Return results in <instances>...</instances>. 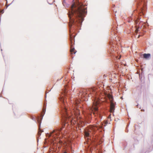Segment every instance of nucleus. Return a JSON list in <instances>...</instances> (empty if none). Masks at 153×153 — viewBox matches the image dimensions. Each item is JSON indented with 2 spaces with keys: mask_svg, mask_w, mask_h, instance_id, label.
<instances>
[{
  "mask_svg": "<svg viewBox=\"0 0 153 153\" xmlns=\"http://www.w3.org/2000/svg\"><path fill=\"white\" fill-rule=\"evenodd\" d=\"M110 117V115H109L108 117Z\"/></svg>",
  "mask_w": 153,
  "mask_h": 153,
  "instance_id": "nucleus-21",
  "label": "nucleus"
},
{
  "mask_svg": "<svg viewBox=\"0 0 153 153\" xmlns=\"http://www.w3.org/2000/svg\"><path fill=\"white\" fill-rule=\"evenodd\" d=\"M96 93L95 89L93 88H90L87 90L86 91H85L83 92V96L85 97L88 96L90 97H93L92 94H94Z\"/></svg>",
  "mask_w": 153,
  "mask_h": 153,
  "instance_id": "nucleus-3",
  "label": "nucleus"
},
{
  "mask_svg": "<svg viewBox=\"0 0 153 153\" xmlns=\"http://www.w3.org/2000/svg\"><path fill=\"white\" fill-rule=\"evenodd\" d=\"M55 132V130H53L52 132L50 134V136H52V134L54 133Z\"/></svg>",
  "mask_w": 153,
  "mask_h": 153,
  "instance_id": "nucleus-12",
  "label": "nucleus"
},
{
  "mask_svg": "<svg viewBox=\"0 0 153 153\" xmlns=\"http://www.w3.org/2000/svg\"><path fill=\"white\" fill-rule=\"evenodd\" d=\"M45 109H43V111L44 112H45Z\"/></svg>",
  "mask_w": 153,
  "mask_h": 153,
  "instance_id": "nucleus-16",
  "label": "nucleus"
},
{
  "mask_svg": "<svg viewBox=\"0 0 153 153\" xmlns=\"http://www.w3.org/2000/svg\"><path fill=\"white\" fill-rule=\"evenodd\" d=\"M74 35L73 36H70V39L71 43L70 52L71 54H72L73 53L75 54L76 52V50H75L73 46L74 44Z\"/></svg>",
  "mask_w": 153,
  "mask_h": 153,
  "instance_id": "nucleus-5",
  "label": "nucleus"
},
{
  "mask_svg": "<svg viewBox=\"0 0 153 153\" xmlns=\"http://www.w3.org/2000/svg\"><path fill=\"white\" fill-rule=\"evenodd\" d=\"M120 57H119V58H118V59H120Z\"/></svg>",
  "mask_w": 153,
  "mask_h": 153,
  "instance_id": "nucleus-22",
  "label": "nucleus"
},
{
  "mask_svg": "<svg viewBox=\"0 0 153 153\" xmlns=\"http://www.w3.org/2000/svg\"><path fill=\"white\" fill-rule=\"evenodd\" d=\"M63 153H67V152H64Z\"/></svg>",
  "mask_w": 153,
  "mask_h": 153,
  "instance_id": "nucleus-19",
  "label": "nucleus"
},
{
  "mask_svg": "<svg viewBox=\"0 0 153 153\" xmlns=\"http://www.w3.org/2000/svg\"><path fill=\"white\" fill-rule=\"evenodd\" d=\"M113 49L114 51H115V49L114 48H113Z\"/></svg>",
  "mask_w": 153,
  "mask_h": 153,
  "instance_id": "nucleus-20",
  "label": "nucleus"
},
{
  "mask_svg": "<svg viewBox=\"0 0 153 153\" xmlns=\"http://www.w3.org/2000/svg\"><path fill=\"white\" fill-rule=\"evenodd\" d=\"M98 104L99 102H98L94 101L92 107H90L89 108L90 111L91 112H93L94 115H95V113H96L97 112V105Z\"/></svg>",
  "mask_w": 153,
  "mask_h": 153,
  "instance_id": "nucleus-4",
  "label": "nucleus"
},
{
  "mask_svg": "<svg viewBox=\"0 0 153 153\" xmlns=\"http://www.w3.org/2000/svg\"><path fill=\"white\" fill-rule=\"evenodd\" d=\"M63 127H62V128H58L56 129L57 130V131L59 132H60L62 128Z\"/></svg>",
  "mask_w": 153,
  "mask_h": 153,
  "instance_id": "nucleus-11",
  "label": "nucleus"
},
{
  "mask_svg": "<svg viewBox=\"0 0 153 153\" xmlns=\"http://www.w3.org/2000/svg\"><path fill=\"white\" fill-rule=\"evenodd\" d=\"M76 114L77 115L79 114H80L79 111L78 110V109H77L76 110Z\"/></svg>",
  "mask_w": 153,
  "mask_h": 153,
  "instance_id": "nucleus-10",
  "label": "nucleus"
},
{
  "mask_svg": "<svg viewBox=\"0 0 153 153\" xmlns=\"http://www.w3.org/2000/svg\"><path fill=\"white\" fill-rule=\"evenodd\" d=\"M143 56L144 58L147 59L149 58L150 54L149 53H144L143 55Z\"/></svg>",
  "mask_w": 153,
  "mask_h": 153,
  "instance_id": "nucleus-8",
  "label": "nucleus"
},
{
  "mask_svg": "<svg viewBox=\"0 0 153 153\" xmlns=\"http://www.w3.org/2000/svg\"><path fill=\"white\" fill-rule=\"evenodd\" d=\"M138 5H139V3H138Z\"/></svg>",
  "mask_w": 153,
  "mask_h": 153,
  "instance_id": "nucleus-23",
  "label": "nucleus"
},
{
  "mask_svg": "<svg viewBox=\"0 0 153 153\" xmlns=\"http://www.w3.org/2000/svg\"><path fill=\"white\" fill-rule=\"evenodd\" d=\"M38 122L39 123V118H38Z\"/></svg>",
  "mask_w": 153,
  "mask_h": 153,
  "instance_id": "nucleus-18",
  "label": "nucleus"
},
{
  "mask_svg": "<svg viewBox=\"0 0 153 153\" xmlns=\"http://www.w3.org/2000/svg\"><path fill=\"white\" fill-rule=\"evenodd\" d=\"M112 44H112V43L111 42H110V45H111V46H112ZM113 47H114V46H113Z\"/></svg>",
  "mask_w": 153,
  "mask_h": 153,
  "instance_id": "nucleus-15",
  "label": "nucleus"
},
{
  "mask_svg": "<svg viewBox=\"0 0 153 153\" xmlns=\"http://www.w3.org/2000/svg\"><path fill=\"white\" fill-rule=\"evenodd\" d=\"M97 129L96 127L92 126H89L85 131V136L86 137H89L90 135L94 134Z\"/></svg>",
  "mask_w": 153,
  "mask_h": 153,
  "instance_id": "nucleus-2",
  "label": "nucleus"
},
{
  "mask_svg": "<svg viewBox=\"0 0 153 153\" xmlns=\"http://www.w3.org/2000/svg\"><path fill=\"white\" fill-rule=\"evenodd\" d=\"M139 28H138L136 29V30H135V32H136V33H137V32H138V31L139 30Z\"/></svg>",
  "mask_w": 153,
  "mask_h": 153,
  "instance_id": "nucleus-13",
  "label": "nucleus"
},
{
  "mask_svg": "<svg viewBox=\"0 0 153 153\" xmlns=\"http://www.w3.org/2000/svg\"><path fill=\"white\" fill-rule=\"evenodd\" d=\"M109 99L110 101V112L113 113L115 110V104L113 100V97L110 96Z\"/></svg>",
  "mask_w": 153,
  "mask_h": 153,
  "instance_id": "nucleus-7",
  "label": "nucleus"
},
{
  "mask_svg": "<svg viewBox=\"0 0 153 153\" xmlns=\"http://www.w3.org/2000/svg\"><path fill=\"white\" fill-rule=\"evenodd\" d=\"M79 101L78 102H76L75 103V104H76V105H78V103H79Z\"/></svg>",
  "mask_w": 153,
  "mask_h": 153,
  "instance_id": "nucleus-14",
  "label": "nucleus"
},
{
  "mask_svg": "<svg viewBox=\"0 0 153 153\" xmlns=\"http://www.w3.org/2000/svg\"><path fill=\"white\" fill-rule=\"evenodd\" d=\"M59 100L62 102V103L65 106V98L64 97H63V96H62V97H61L59 98Z\"/></svg>",
  "mask_w": 153,
  "mask_h": 153,
  "instance_id": "nucleus-9",
  "label": "nucleus"
},
{
  "mask_svg": "<svg viewBox=\"0 0 153 153\" xmlns=\"http://www.w3.org/2000/svg\"><path fill=\"white\" fill-rule=\"evenodd\" d=\"M62 113L63 114V116L64 117V119L65 120H67L68 119V120H70L71 122H72L73 120H72L71 119V117L70 116H69L68 115L67 109L64 106V108L63 109L62 111Z\"/></svg>",
  "mask_w": 153,
  "mask_h": 153,
  "instance_id": "nucleus-6",
  "label": "nucleus"
},
{
  "mask_svg": "<svg viewBox=\"0 0 153 153\" xmlns=\"http://www.w3.org/2000/svg\"><path fill=\"white\" fill-rule=\"evenodd\" d=\"M80 94L82 95V96H83V97H85V96H83V93L82 94L81 93H80V94H79V95H80Z\"/></svg>",
  "mask_w": 153,
  "mask_h": 153,
  "instance_id": "nucleus-17",
  "label": "nucleus"
},
{
  "mask_svg": "<svg viewBox=\"0 0 153 153\" xmlns=\"http://www.w3.org/2000/svg\"><path fill=\"white\" fill-rule=\"evenodd\" d=\"M74 4H72L71 7V11H69L68 13V17L70 19L69 26L70 28L72 26L73 27L77 26V23H81L83 20L84 15L85 13V9L82 7H79L75 10H73Z\"/></svg>",
  "mask_w": 153,
  "mask_h": 153,
  "instance_id": "nucleus-1",
  "label": "nucleus"
}]
</instances>
